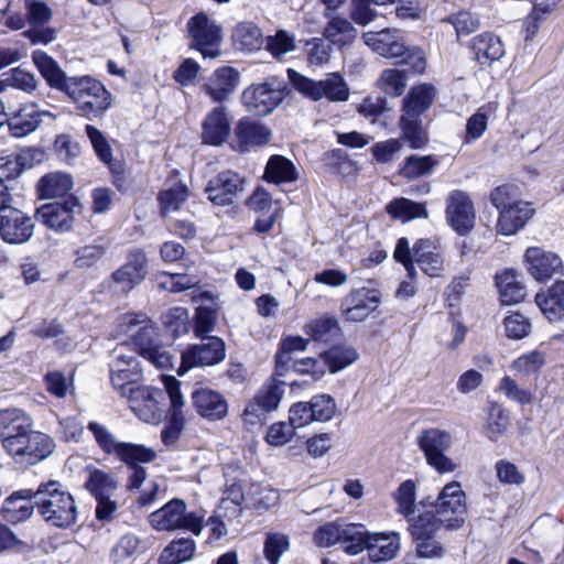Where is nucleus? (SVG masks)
I'll return each instance as SVG.
<instances>
[{
	"mask_svg": "<svg viewBox=\"0 0 564 564\" xmlns=\"http://www.w3.org/2000/svg\"><path fill=\"white\" fill-rule=\"evenodd\" d=\"M36 508V489L13 491L2 502L0 513L4 521L17 524L30 519Z\"/></svg>",
	"mask_w": 564,
	"mask_h": 564,
	"instance_id": "obj_23",
	"label": "nucleus"
},
{
	"mask_svg": "<svg viewBox=\"0 0 564 564\" xmlns=\"http://www.w3.org/2000/svg\"><path fill=\"white\" fill-rule=\"evenodd\" d=\"M285 83L275 77L247 87L241 101L248 111L257 116L272 112L284 98Z\"/></svg>",
	"mask_w": 564,
	"mask_h": 564,
	"instance_id": "obj_11",
	"label": "nucleus"
},
{
	"mask_svg": "<svg viewBox=\"0 0 564 564\" xmlns=\"http://www.w3.org/2000/svg\"><path fill=\"white\" fill-rule=\"evenodd\" d=\"M147 257L143 251L129 253L127 262L111 275L113 289L120 293L130 292L147 276Z\"/></svg>",
	"mask_w": 564,
	"mask_h": 564,
	"instance_id": "obj_21",
	"label": "nucleus"
},
{
	"mask_svg": "<svg viewBox=\"0 0 564 564\" xmlns=\"http://www.w3.org/2000/svg\"><path fill=\"white\" fill-rule=\"evenodd\" d=\"M364 43L375 53L389 59H399L406 53L405 40L398 29L383 28L377 32H365Z\"/></svg>",
	"mask_w": 564,
	"mask_h": 564,
	"instance_id": "obj_19",
	"label": "nucleus"
},
{
	"mask_svg": "<svg viewBox=\"0 0 564 564\" xmlns=\"http://www.w3.org/2000/svg\"><path fill=\"white\" fill-rule=\"evenodd\" d=\"M167 392L153 387L129 388L127 395L131 411L142 421L156 424L163 415V402Z\"/></svg>",
	"mask_w": 564,
	"mask_h": 564,
	"instance_id": "obj_12",
	"label": "nucleus"
},
{
	"mask_svg": "<svg viewBox=\"0 0 564 564\" xmlns=\"http://www.w3.org/2000/svg\"><path fill=\"white\" fill-rule=\"evenodd\" d=\"M36 510L46 523L57 528H69L78 518L74 497L55 480L36 488Z\"/></svg>",
	"mask_w": 564,
	"mask_h": 564,
	"instance_id": "obj_1",
	"label": "nucleus"
},
{
	"mask_svg": "<svg viewBox=\"0 0 564 564\" xmlns=\"http://www.w3.org/2000/svg\"><path fill=\"white\" fill-rule=\"evenodd\" d=\"M284 390V382L272 379L263 384L257 393L254 401L263 411H274L283 398Z\"/></svg>",
	"mask_w": 564,
	"mask_h": 564,
	"instance_id": "obj_51",
	"label": "nucleus"
},
{
	"mask_svg": "<svg viewBox=\"0 0 564 564\" xmlns=\"http://www.w3.org/2000/svg\"><path fill=\"white\" fill-rule=\"evenodd\" d=\"M195 553V542L192 539L173 540L160 555V564H181L189 561Z\"/></svg>",
	"mask_w": 564,
	"mask_h": 564,
	"instance_id": "obj_48",
	"label": "nucleus"
},
{
	"mask_svg": "<svg viewBox=\"0 0 564 564\" xmlns=\"http://www.w3.org/2000/svg\"><path fill=\"white\" fill-rule=\"evenodd\" d=\"M289 549V539L282 533H270L264 543V555L270 564H279L281 555Z\"/></svg>",
	"mask_w": 564,
	"mask_h": 564,
	"instance_id": "obj_64",
	"label": "nucleus"
},
{
	"mask_svg": "<svg viewBox=\"0 0 564 564\" xmlns=\"http://www.w3.org/2000/svg\"><path fill=\"white\" fill-rule=\"evenodd\" d=\"M535 303L551 322L564 318V280H557L535 295Z\"/></svg>",
	"mask_w": 564,
	"mask_h": 564,
	"instance_id": "obj_29",
	"label": "nucleus"
},
{
	"mask_svg": "<svg viewBox=\"0 0 564 564\" xmlns=\"http://www.w3.org/2000/svg\"><path fill=\"white\" fill-rule=\"evenodd\" d=\"M243 178L234 171H224L208 182L206 194L215 205L231 204L243 191Z\"/></svg>",
	"mask_w": 564,
	"mask_h": 564,
	"instance_id": "obj_22",
	"label": "nucleus"
},
{
	"mask_svg": "<svg viewBox=\"0 0 564 564\" xmlns=\"http://www.w3.org/2000/svg\"><path fill=\"white\" fill-rule=\"evenodd\" d=\"M110 380L116 390L127 395L129 388H134L142 378L138 354L126 344L118 345L110 355Z\"/></svg>",
	"mask_w": 564,
	"mask_h": 564,
	"instance_id": "obj_8",
	"label": "nucleus"
},
{
	"mask_svg": "<svg viewBox=\"0 0 564 564\" xmlns=\"http://www.w3.org/2000/svg\"><path fill=\"white\" fill-rule=\"evenodd\" d=\"M380 303L379 292L360 288L350 292L341 302L340 310L346 321L362 322Z\"/></svg>",
	"mask_w": 564,
	"mask_h": 564,
	"instance_id": "obj_20",
	"label": "nucleus"
},
{
	"mask_svg": "<svg viewBox=\"0 0 564 564\" xmlns=\"http://www.w3.org/2000/svg\"><path fill=\"white\" fill-rule=\"evenodd\" d=\"M147 550L144 540L137 534L127 533L111 547L110 561L112 564H133Z\"/></svg>",
	"mask_w": 564,
	"mask_h": 564,
	"instance_id": "obj_32",
	"label": "nucleus"
},
{
	"mask_svg": "<svg viewBox=\"0 0 564 564\" xmlns=\"http://www.w3.org/2000/svg\"><path fill=\"white\" fill-rule=\"evenodd\" d=\"M509 426V414L500 406H494L489 413L485 434L490 441H498Z\"/></svg>",
	"mask_w": 564,
	"mask_h": 564,
	"instance_id": "obj_60",
	"label": "nucleus"
},
{
	"mask_svg": "<svg viewBox=\"0 0 564 564\" xmlns=\"http://www.w3.org/2000/svg\"><path fill=\"white\" fill-rule=\"evenodd\" d=\"M73 187V180L66 173L54 172L44 175L37 184L41 198L50 199L66 195Z\"/></svg>",
	"mask_w": 564,
	"mask_h": 564,
	"instance_id": "obj_41",
	"label": "nucleus"
},
{
	"mask_svg": "<svg viewBox=\"0 0 564 564\" xmlns=\"http://www.w3.org/2000/svg\"><path fill=\"white\" fill-rule=\"evenodd\" d=\"M48 115L39 111L34 106L24 107L9 121V129L13 137L22 138L35 131L42 122V117Z\"/></svg>",
	"mask_w": 564,
	"mask_h": 564,
	"instance_id": "obj_39",
	"label": "nucleus"
},
{
	"mask_svg": "<svg viewBox=\"0 0 564 564\" xmlns=\"http://www.w3.org/2000/svg\"><path fill=\"white\" fill-rule=\"evenodd\" d=\"M35 223L26 213L7 207L0 213V238L9 245H23L34 234Z\"/></svg>",
	"mask_w": 564,
	"mask_h": 564,
	"instance_id": "obj_13",
	"label": "nucleus"
},
{
	"mask_svg": "<svg viewBox=\"0 0 564 564\" xmlns=\"http://www.w3.org/2000/svg\"><path fill=\"white\" fill-rule=\"evenodd\" d=\"M162 381L170 398L173 422L161 432V440L166 446H172L181 435L183 420L181 410L185 401L180 390L181 382L172 376H162Z\"/></svg>",
	"mask_w": 564,
	"mask_h": 564,
	"instance_id": "obj_25",
	"label": "nucleus"
},
{
	"mask_svg": "<svg viewBox=\"0 0 564 564\" xmlns=\"http://www.w3.org/2000/svg\"><path fill=\"white\" fill-rule=\"evenodd\" d=\"M192 403L196 412L208 421H218L228 413V403L225 397L208 388H198L192 392Z\"/></svg>",
	"mask_w": 564,
	"mask_h": 564,
	"instance_id": "obj_26",
	"label": "nucleus"
},
{
	"mask_svg": "<svg viewBox=\"0 0 564 564\" xmlns=\"http://www.w3.org/2000/svg\"><path fill=\"white\" fill-rule=\"evenodd\" d=\"M15 159L10 162L13 174L20 175L24 170L33 167L44 159V152L35 148H24L14 153Z\"/></svg>",
	"mask_w": 564,
	"mask_h": 564,
	"instance_id": "obj_61",
	"label": "nucleus"
},
{
	"mask_svg": "<svg viewBox=\"0 0 564 564\" xmlns=\"http://www.w3.org/2000/svg\"><path fill=\"white\" fill-rule=\"evenodd\" d=\"M239 82L240 74L236 68L223 66L213 72L203 88L213 101L221 102L235 91Z\"/></svg>",
	"mask_w": 564,
	"mask_h": 564,
	"instance_id": "obj_27",
	"label": "nucleus"
},
{
	"mask_svg": "<svg viewBox=\"0 0 564 564\" xmlns=\"http://www.w3.org/2000/svg\"><path fill=\"white\" fill-rule=\"evenodd\" d=\"M82 210L79 202L75 197H67L63 203H51L37 209L40 221L56 232L72 230L76 215Z\"/></svg>",
	"mask_w": 564,
	"mask_h": 564,
	"instance_id": "obj_16",
	"label": "nucleus"
},
{
	"mask_svg": "<svg viewBox=\"0 0 564 564\" xmlns=\"http://www.w3.org/2000/svg\"><path fill=\"white\" fill-rule=\"evenodd\" d=\"M524 259L528 272L539 282L547 281L564 271L562 258L557 253L540 247L528 248Z\"/></svg>",
	"mask_w": 564,
	"mask_h": 564,
	"instance_id": "obj_18",
	"label": "nucleus"
},
{
	"mask_svg": "<svg viewBox=\"0 0 564 564\" xmlns=\"http://www.w3.org/2000/svg\"><path fill=\"white\" fill-rule=\"evenodd\" d=\"M400 549V534L398 532L376 533L370 535L368 553L372 561L381 562L392 560Z\"/></svg>",
	"mask_w": 564,
	"mask_h": 564,
	"instance_id": "obj_35",
	"label": "nucleus"
},
{
	"mask_svg": "<svg viewBox=\"0 0 564 564\" xmlns=\"http://www.w3.org/2000/svg\"><path fill=\"white\" fill-rule=\"evenodd\" d=\"M119 326L122 333H131L133 343L142 357L159 344L156 328L144 315L127 314L121 317Z\"/></svg>",
	"mask_w": 564,
	"mask_h": 564,
	"instance_id": "obj_24",
	"label": "nucleus"
},
{
	"mask_svg": "<svg viewBox=\"0 0 564 564\" xmlns=\"http://www.w3.org/2000/svg\"><path fill=\"white\" fill-rule=\"evenodd\" d=\"M203 142L210 145L223 144L230 134V120L226 108L215 107L205 117L202 124Z\"/></svg>",
	"mask_w": 564,
	"mask_h": 564,
	"instance_id": "obj_28",
	"label": "nucleus"
},
{
	"mask_svg": "<svg viewBox=\"0 0 564 564\" xmlns=\"http://www.w3.org/2000/svg\"><path fill=\"white\" fill-rule=\"evenodd\" d=\"M412 538L438 536L443 521L433 511L421 512L408 519Z\"/></svg>",
	"mask_w": 564,
	"mask_h": 564,
	"instance_id": "obj_47",
	"label": "nucleus"
},
{
	"mask_svg": "<svg viewBox=\"0 0 564 564\" xmlns=\"http://www.w3.org/2000/svg\"><path fill=\"white\" fill-rule=\"evenodd\" d=\"M434 509L446 529H460L467 514L466 495L460 482L446 484L434 502Z\"/></svg>",
	"mask_w": 564,
	"mask_h": 564,
	"instance_id": "obj_10",
	"label": "nucleus"
},
{
	"mask_svg": "<svg viewBox=\"0 0 564 564\" xmlns=\"http://www.w3.org/2000/svg\"><path fill=\"white\" fill-rule=\"evenodd\" d=\"M550 12V4L543 0H536L532 12L523 21V32L525 40H532L538 33L541 22L544 17Z\"/></svg>",
	"mask_w": 564,
	"mask_h": 564,
	"instance_id": "obj_63",
	"label": "nucleus"
},
{
	"mask_svg": "<svg viewBox=\"0 0 564 564\" xmlns=\"http://www.w3.org/2000/svg\"><path fill=\"white\" fill-rule=\"evenodd\" d=\"M33 427L32 419L20 409L0 410V438L2 443L11 435H20Z\"/></svg>",
	"mask_w": 564,
	"mask_h": 564,
	"instance_id": "obj_37",
	"label": "nucleus"
},
{
	"mask_svg": "<svg viewBox=\"0 0 564 564\" xmlns=\"http://www.w3.org/2000/svg\"><path fill=\"white\" fill-rule=\"evenodd\" d=\"M497 106L494 104H487L481 106L466 123V137L465 142L470 143L478 140L486 131L488 126L489 115L495 112Z\"/></svg>",
	"mask_w": 564,
	"mask_h": 564,
	"instance_id": "obj_54",
	"label": "nucleus"
},
{
	"mask_svg": "<svg viewBox=\"0 0 564 564\" xmlns=\"http://www.w3.org/2000/svg\"><path fill=\"white\" fill-rule=\"evenodd\" d=\"M416 443L424 453L426 463L440 474L453 473L458 468V464L445 454L453 443L447 431L437 427L423 430Z\"/></svg>",
	"mask_w": 564,
	"mask_h": 564,
	"instance_id": "obj_7",
	"label": "nucleus"
},
{
	"mask_svg": "<svg viewBox=\"0 0 564 564\" xmlns=\"http://www.w3.org/2000/svg\"><path fill=\"white\" fill-rule=\"evenodd\" d=\"M54 441L46 434L28 429L20 435H11L3 442V448L17 464L33 466L54 451Z\"/></svg>",
	"mask_w": 564,
	"mask_h": 564,
	"instance_id": "obj_4",
	"label": "nucleus"
},
{
	"mask_svg": "<svg viewBox=\"0 0 564 564\" xmlns=\"http://www.w3.org/2000/svg\"><path fill=\"white\" fill-rule=\"evenodd\" d=\"M323 34L333 44L345 46L354 42L357 36V30L348 20L335 17L328 21Z\"/></svg>",
	"mask_w": 564,
	"mask_h": 564,
	"instance_id": "obj_46",
	"label": "nucleus"
},
{
	"mask_svg": "<svg viewBox=\"0 0 564 564\" xmlns=\"http://www.w3.org/2000/svg\"><path fill=\"white\" fill-rule=\"evenodd\" d=\"M496 284L499 289L501 302L507 305L520 303L525 297V289L518 281L513 270H506L496 275Z\"/></svg>",
	"mask_w": 564,
	"mask_h": 564,
	"instance_id": "obj_40",
	"label": "nucleus"
},
{
	"mask_svg": "<svg viewBox=\"0 0 564 564\" xmlns=\"http://www.w3.org/2000/svg\"><path fill=\"white\" fill-rule=\"evenodd\" d=\"M303 330L311 339L326 343L340 334V326L334 315L324 314L306 323Z\"/></svg>",
	"mask_w": 564,
	"mask_h": 564,
	"instance_id": "obj_38",
	"label": "nucleus"
},
{
	"mask_svg": "<svg viewBox=\"0 0 564 564\" xmlns=\"http://www.w3.org/2000/svg\"><path fill=\"white\" fill-rule=\"evenodd\" d=\"M490 200L499 213L503 209L513 208L518 203H525L520 198L519 188L510 184L496 187L490 194Z\"/></svg>",
	"mask_w": 564,
	"mask_h": 564,
	"instance_id": "obj_57",
	"label": "nucleus"
},
{
	"mask_svg": "<svg viewBox=\"0 0 564 564\" xmlns=\"http://www.w3.org/2000/svg\"><path fill=\"white\" fill-rule=\"evenodd\" d=\"M533 215L534 208L530 203H518L513 208L503 209L499 213L497 232L502 236L516 235Z\"/></svg>",
	"mask_w": 564,
	"mask_h": 564,
	"instance_id": "obj_31",
	"label": "nucleus"
},
{
	"mask_svg": "<svg viewBox=\"0 0 564 564\" xmlns=\"http://www.w3.org/2000/svg\"><path fill=\"white\" fill-rule=\"evenodd\" d=\"M88 431L91 432L95 441L105 453L117 455L124 464L150 463L156 457V453L152 448L118 442L105 425L97 422H90Z\"/></svg>",
	"mask_w": 564,
	"mask_h": 564,
	"instance_id": "obj_9",
	"label": "nucleus"
},
{
	"mask_svg": "<svg viewBox=\"0 0 564 564\" xmlns=\"http://www.w3.org/2000/svg\"><path fill=\"white\" fill-rule=\"evenodd\" d=\"M235 134L242 151L249 147L263 145L270 140V131L265 126L247 118L237 123Z\"/></svg>",
	"mask_w": 564,
	"mask_h": 564,
	"instance_id": "obj_34",
	"label": "nucleus"
},
{
	"mask_svg": "<svg viewBox=\"0 0 564 564\" xmlns=\"http://www.w3.org/2000/svg\"><path fill=\"white\" fill-rule=\"evenodd\" d=\"M76 105L80 116L91 120L101 117L112 102L111 94L91 76H73L64 91Z\"/></svg>",
	"mask_w": 564,
	"mask_h": 564,
	"instance_id": "obj_2",
	"label": "nucleus"
},
{
	"mask_svg": "<svg viewBox=\"0 0 564 564\" xmlns=\"http://www.w3.org/2000/svg\"><path fill=\"white\" fill-rule=\"evenodd\" d=\"M235 45L246 52L258 51L263 44L261 30L250 21H243L236 25L232 32Z\"/></svg>",
	"mask_w": 564,
	"mask_h": 564,
	"instance_id": "obj_43",
	"label": "nucleus"
},
{
	"mask_svg": "<svg viewBox=\"0 0 564 564\" xmlns=\"http://www.w3.org/2000/svg\"><path fill=\"white\" fill-rule=\"evenodd\" d=\"M118 485V480L111 474L100 469L89 470L88 478L85 482L86 489L95 499L115 496Z\"/></svg>",
	"mask_w": 564,
	"mask_h": 564,
	"instance_id": "obj_45",
	"label": "nucleus"
},
{
	"mask_svg": "<svg viewBox=\"0 0 564 564\" xmlns=\"http://www.w3.org/2000/svg\"><path fill=\"white\" fill-rule=\"evenodd\" d=\"M188 197L186 185L181 182L174 183L159 193L158 200L162 216L176 212Z\"/></svg>",
	"mask_w": 564,
	"mask_h": 564,
	"instance_id": "obj_49",
	"label": "nucleus"
},
{
	"mask_svg": "<svg viewBox=\"0 0 564 564\" xmlns=\"http://www.w3.org/2000/svg\"><path fill=\"white\" fill-rule=\"evenodd\" d=\"M434 97V87L422 84L412 87L403 99L400 127L403 138L410 142L413 149H421L427 142V137L421 128L419 117L431 107Z\"/></svg>",
	"mask_w": 564,
	"mask_h": 564,
	"instance_id": "obj_3",
	"label": "nucleus"
},
{
	"mask_svg": "<svg viewBox=\"0 0 564 564\" xmlns=\"http://www.w3.org/2000/svg\"><path fill=\"white\" fill-rule=\"evenodd\" d=\"M150 525L156 531L187 530L199 535L204 528L203 517L187 512L186 503L177 498L166 502L149 516Z\"/></svg>",
	"mask_w": 564,
	"mask_h": 564,
	"instance_id": "obj_5",
	"label": "nucleus"
},
{
	"mask_svg": "<svg viewBox=\"0 0 564 564\" xmlns=\"http://www.w3.org/2000/svg\"><path fill=\"white\" fill-rule=\"evenodd\" d=\"M206 343L193 345L182 352L178 375H184L193 367L213 366L226 357L225 343L216 336L205 337Z\"/></svg>",
	"mask_w": 564,
	"mask_h": 564,
	"instance_id": "obj_14",
	"label": "nucleus"
},
{
	"mask_svg": "<svg viewBox=\"0 0 564 564\" xmlns=\"http://www.w3.org/2000/svg\"><path fill=\"white\" fill-rule=\"evenodd\" d=\"M378 87L387 95L397 97L402 95L406 86V76L404 72L389 68L384 69L377 83Z\"/></svg>",
	"mask_w": 564,
	"mask_h": 564,
	"instance_id": "obj_56",
	"label": "nucleus"
},
{
	"mask_svg": "<svg viewBox=\"0 0 564 564\" xmlns=\"http://www.w3.org/2000/svg\"><path fill=\"white\" fill-rule=\"evenodd\" d=\"M32 61L51 87L64 91L69 77L53 57L42 50H35L32 53Z\"/></svg>",
	"mask_w": 564,
	"mask_h": 564,
	"instance_id": "obj_33",
	"label": "nucleus"
},
{
	"mask_svg": "<svg viewBox=\"0 0 564 564\" xmlns=\"http://www.w3.org/2000/svg\"><path fill=\"white\" fill-rule=\"evenodd\" d=\"M264 178L274 184L291 183L297 178V171L291 160L272 155L265 165Z\"/></svg>",
	"mask_w": 564,
	"mask_h": 564,
	"instance_id": "obj_42",
	"label": "nucleus"
},
{
	"mask_svg": "<svg viewBox=\"0 0 564 564\" xmlns=\"http://www.w3.org/2000/svg\"><path fill=\"white\" fill-rule=\"evenodd\" d=\"M314 421L327 422L336 412L335 400L329 394L314 395L310 401Z\"/></svg>",
	"mask_w": 564,
	"mask_h": 564,
	"instance_id": "obj_62",
	"label": "nucleus"
},
{
	"mask_svg": "<svg viewBox=\"0 0 564 564\" xmlns=\"http://www.w3.org/2000/svg\"><path fill=\"white\" fill-rule=\"evenodd\" d=\"M387 213L402 221H409L419 217H427V210L423 204L408 198H398L387 205Z\"/></svg>",
	"mask_w": 564,
	"mask_h": 564,
	"instance_id": "obj_52",
	"label": "nucleus"
},
{
	"mask_svg": "<svg viewBox=\"0 0 564 564\" xmlns=\"http://www.w3.org/2000/svg\"><path fill=\"white\" fill-rule=\"evenodd\" d=\"M437 163V160L431 155H411L406 158L400 174L406 178L414 180L430 174Z\"/></svg>",
	"mask_w": 564,
	"mask_h": 564,
	"instance_id": "obj_55",
	"label": "nucleus"
},
{
	"mask_svg": "<svg viewBox=\"0 0 564 564\" xmlns=\"http://www.w3.org/2000/svg\"><path fill=\"white\" fill-rule=\"evenodd\" d=\"M357 358V351L347 346H335L321 355V359L332 373L343 370L355 362Z\"/></svg>",
	"mask_w": 564,
	"mask_h": 564,
	"instance_id": "obj_50",
	"label": "nucleus"
},
{
	"mask_svg": "<svg viewBox=\"0 0 564 564\" xmlns=\"http://www.w3.org/2000/svg\"><path fill=\"white\" fill-rule=\"evenodd\" d=\"M288 76L299 93L314 101L326 98L333 102H340L349 98L348 85L339 73H330L325 79L314 80L290 68Z\"/></svg>",
	"mask_w": 564,
	"mask_h": 564,
	"instance_id": "obj_6",
	"label": "nucleus"
},
{
	"mask_svg": "<svg viewBox=\"0 0 564 564\" xmlns=\"http://www.w3.org/2000/svg\"><path fill=\"white\" fill-rule=\"evenodd\" d=\"M413 260L429 276H440L444 270V260L435 243L430 239H420L413 247Z\"/></svg>",
	"mask_w": 564,
	"mask_h": 564,
	"instance_id": "obj_30",
	"label": "nucleus"
},
{
	"mask_svg": "<svg viewBox=\"0 0 564 564\" xmlns=\"http://www.w3.org/2000/svg\"><path fill=\"white\" fill-rule=\"evenodd\" d=\"M490 200L499 213L503 209L513 208L518 203H525L520 198L519 188L510 184L496 187L490 194Z\"/></svg>",
	"mask_w": 564,
	"mask_h": 564,
	"instance_id": "obj_58",
	"label": "nucleus"
},
{
	"mask_svg": "<svg viewBox=\"0 0 564 564\" xmlns=\"http://www.w3.org/2000/svg\"><path fill=\"white\" fill-rule=\"evenodd\" d=\"M370 534L366 531L361 524H343L340 544L346 553L356 555L362 552L365 549L368 550V542Z\"/></svg>",
	"mask_w": 564,
	"mask_h": 564,
	"instance_id": "obj_44",
	"label": "nucleus"
},
{
	"mask_svg": "<svg viewBox=\"0 0 564 564\" xmlns=\"http://www.w3.org/2000/svg\"><path fill=\"white\" fill-rule=\"evenodd\" d=\"M471 48L480 64L499 61L506 53L503 43L492 33H482L474 37Z\"/></svg>",
	"mask_w": 564,
	"mask_h": 564,
	"instance_id": "obj_36",
	"label": "nucleus"
},
{
	"mask_svg": "<svg viewBox=\"0 0 564 564\" xmlns=\"http://www.w3.org/2000/svg\"><path fill=\"white\" fill-rule=\"evenodd\" d=\"M497 479L502 485L520 486L525 481L524 474L520 468L508 459H499L495 463Z\"/></svg>",
	"mask_w": 564,
	"mask_h": 564,
	"instance_id": "obj_59",
	"label": "nucleus"
},
{
	"mask_svg": "<svg viewBox=\"0 0 564 564\" xmlns=\"http://www.w3.org/2000/svg\"><path fill=\"white\" fill-rule=\"evenodd\" d=\"M397 502V511L406 520L413 517L415 511L416 486L411 479L403 481L393 494Z\"/></svg>",
	"mask_w": 564,
	"mask_h": 564,
	"instance_id": "obj_53",
	"label": "nucleus"
},
{
	"mask_svg": "<svg viewBox=\"0 0 564 564\" xmlns=\"http://www.w3.org/2000/svg\"><path fill=\"white\" fill-rule=\"evenodd\" d=\"M446 218L455 231L465 235L475 225L476 213L469 195L459 189L449 193L446 199Z\"/></svg>",
	"mask_w": 564,
	"mask_h": 564,
	"instance_id": "obj_17",
	"label": "nucleus"
},
{
	"mask_svg": "<svg viewBox=\"0 0 564 564\" xmlns=\"http://www.w3.org/2000/svg\"><path fill=\"white\" fill-rule=\"evenodd\" d=\"M189 34L194 46L199 50L204 57H216L219 55L221 42V29L205 13H198L188 22Z\"/></svg>",
	"mask_w": 564,
	"mask_h": 564,
	"instance_id": "obj_15",
	"label": "nucleus"
}]
</instances>
